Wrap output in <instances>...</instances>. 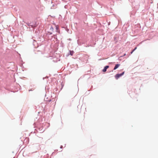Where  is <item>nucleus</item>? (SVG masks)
Wrapping results in <instances>:
<instances>
[{
    "instance_id": "obj_1",
    "label": "nucleus",
    "mask_w": 158,
    "mask_h": 158,
    "mask_svg": "<svg viewBox=\"0 0 158 158\" xmlns=\"http://www.w3.org/2000/svg\"><path fill=\"white\" fill-rule=\"evenodd\" d=\"M124 73V72H123L121 74H117L115 76V78L116 79H118L120 77L123 75Z\"/></svg>"
},
{
    "instance_id": "obj_2",
    "label": "nucleus",
    "mask_w": 158,
    "mask_h": 158,
    "mask_svg": "<svg viewBox=\"0 0 158 158\" xmlns=\"http://www.w3.org/2000/svg\"><path fill=\"white\" fill-rule=\"evenodd\" d=\"M108 68L109 66L108 65L105 66L103 69L102 71L103 72H105L106 71L107 69H108Z\"/></svg>"
},
{
    "instance_id": "obj_3",
    "label": "nucleus",
    "mask_w": 158,
    "mask_h": 158,
    "mask_svg": "<svg viewBox=\"0 0 158 158\" xmlns=\"http://www.w3.org/2000/svg\"><path fill=\"white\" fill-rule=\"evenodd\" d=\"M120 65V64H116L115 65V66L114 68V70H115L116 69H117L119 66Z\"/></svg>"
},
{
    "instance_id": "obj_4",
    "label": "nucleus",
    "mask_w": 158,
    "mask_h": 158,
    "mask_svg": "<svg viewBox=\"0 0 158 158\" xmlns=\"http://www.w3.org/2000/svg\"><path fill=\"white\" fill-rule=\"evenodd\" d=\"M69 52L70 55H73V51H70Z\"/></svg>"
},
{
    "instance_id": "obj_5",
    "label": "nucleus",
    "mask_w": 158,
    "mask_h": 158,
    "mask_svg": "<svg viewBox=\"0 0 158 158\" xmlns=\"http://www.w3.org/2000/svg\"><path fill=\"white\" fill-rule=\"evenodd\" d=\"M137 48V47H135L134 49L131 52V53L132 54V52Z\"/></svg>"
}]
</instances>
